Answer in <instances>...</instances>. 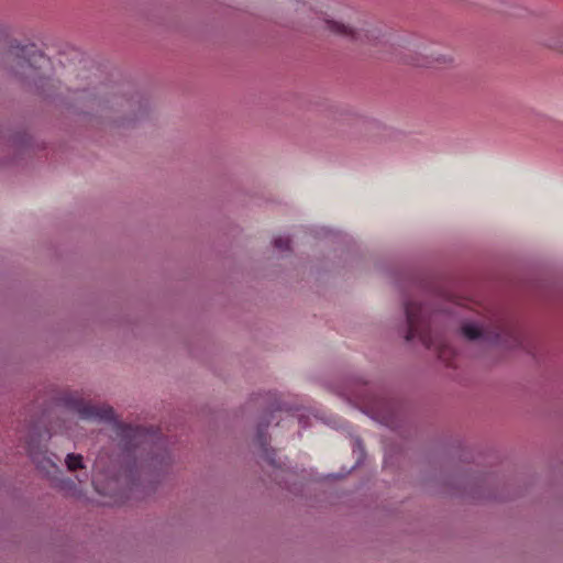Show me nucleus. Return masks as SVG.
<instances>
[{"instance_id": "423d86ee", "label": "nucleus", "mask_w": 563, "mask_h": 563, "mask_svg": "<svg viewBox=\"0 0 563 563\" xmlns=\"http://www.w3.org/2000/svg\"><path fill=\"white\" fill-rule=\"evenodd\" d=\"M66 465L69 471H76L84 467L82 456L80 454L69 453L66 456Z\"/></svg>"}, {"instance_id": "1a4fd4ad", "label": "nucleus", "mask_w": 563, "mask_h": 563, "mask_svg": "<svg viewBox=\"0 0 563 563\" xmlns=\"http://www.w3.org/2000/svg\"><path fill=\"white\" fill-rule=\"evenodd\" d=\"M260 444L264 448L267 444V438L266 434L260 432L257 435Z\"/></svg>"}, {"instance_id": "0eeeda50", "label": "nucleus", "mask_w": 563, "mask_h": 563, "mask_svg": "<svg viewBox=\"0 0 563 563\" xmlns=\"http://www.w3.org/2000/svg\"><path fill=\"white\" fill-rule=\"evenodd\" d=\"M274 246L280 251L290 250V239L288 236H278L274 240Z\"/></svg>"}, {"instance_id": "6e6552de", "label": "nucleus", "mask_w": 563, "mask_h": 563, "mask_svg": "<svg viewBox=\"0 0 563 563\" xmlns=\"http://www.w3.org/2000/svg\"><path fill=\"white\" fill-rule=\"evenodd\" d=\"M29 454H30V456H31L32 461H33L37 466H40L41 461H40V459H38V455H37V453H36V452H34V451H33V449H32V446H31V445H29Z\"/></svg>"}, {"instance_id": "f03ea898", "label": "nucleus", "mask_w": 563, "mask_h": 563, "mask_svg": "<svg viewBox=\"0 0 563 563\" xmlns=\"http://www.w3.org/2000/svg\"><path fill=\"white\" fill-rule=\"evenodd\" d=\"M405 311L408 324L407 334L405 336L406 341H411L412 339L418 338L426 347H434L438 351L439 358L448 366H451L450 361L454 355V351L449 344L442 341L432 340L429 327L424 319L421 318V305L407 302L405 305Z\"/></svg>"}, {"instance_id": "f257e3e1", "label": "nucleus", "mask_w": 563, "mask_h": 563, "mask_svg": "<svg viewBox=\"0 0 563 563\" xmlns=\"http://www.w3.org/2000/svg\"><path fill=\"white\" fill-rule=\"evenodd\" d=\"M64 401L66 406L76 411L82 419L113 421L117 427L118 434L123 441L124 448L129 451L143 444H147L155 435L145 428H133L118 422L115 420L113 408L108 405L92 406L85 402L82 399L74 397H66L64 398Z\"/></svg>"}, {"instance_id": "7ed1b4c3", "label": "nucleus", "mask_w": 563, "mask_h": 563, "mask_svg": "<svg viewBox=\"0 0 563 563\" xmlns=\"http://www.w3.org/2000/svg\"><path fill=\"white\" fill-rule=\"evenodd\" d=\"M16 57L18 66L23 69L22 75H25L26 68L33 67V63L38 64L46 60L45 56L36 49L35 45L21 47Z\"/></svg>"}, {"instance_id": "9d476101", "label": "nucleus", "mask_w": 563, "mask_h": 563, "mask_svg": "<svg viewBox=\"0 0 563 563\" xmlns=\"http://www.w3.org/2000/svg\"><path fill=\"white\" fill-rule=\"evenodd\" d=\"M264 450H265V453H266V454H268V449H266V448H265ZM267 459L269 460V462H271L272 464L274 463V461L269 457V455H267Z\"/></svg>"}, {"instance_id": "39448f33", "label": "nucleus", "mask_w": 563, "mask_h": 563, "mask_svg": "<svg viewBox=\"0 0 563 563\" xmlns=\"http://www.w3.org/2000/svg\"><path fill=\"white\" fill-rule=\"evenodd\" d=\"M462 334L468 340L478 339L482 335L481 329L473 323H466L462 327Z\"/></svg>"}, {"instance_id": "20e7f679", "label": "nucleus", "mask_w": 563, "mask_h": 563, "mask_svg": "<svg viewBox=\"0 0 563 563\" xmlns=\"http://www.w3.org/2000/svg\"><path fill=\"white\" fill-rule=\"evenodd\" d=\"M324 27L334 35L352 41L357 38V33L355 30L338 21L325 19Z\"/></svg>"}]
</instances>
